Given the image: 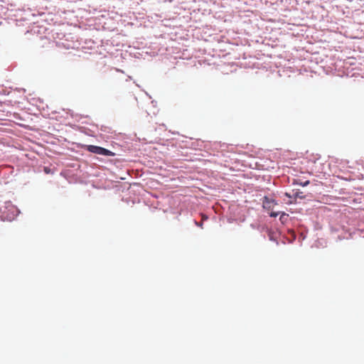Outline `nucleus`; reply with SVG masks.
Masks as SVG:
<instances>
[{
  "label": "nucleus",
  "instance_id": "nucleus-6",
  "mask_svg": "<svg viewBox=\"0 0 364 364\" xmlns=\"http://www.w3.org/2000/svg\"><path fill=\"white\" fill-rule=\"evenodd\" d=\"M303 186H307L308 184H309V181H305L304 183H301Z\"/></svg>",
  "mask_w": 364,
  "mask_h": 364
},
{
  "label": "nucleus",
  "instance_id": "nucleus-2",
  "mask_svg": "<svg viewBox=\"0 0 364 364\" xmlns=\"http://www.w3.org/2000/svg\"><path fill=\"white\" fill-rule=\"evenodd\" d=\"M271 203H275L274 200H269L267 197L264 198V206L271 207Z\"/></svg>",
  "mask_w": 364,
  "mask_h": 364
},
{
  "label": "nucleus",
  "instance_id": "nucleus-1",
  "mask_svg": "<svg viewBox=\"0 0 364 364\" xmlns=\"http://www.w3.org/2000/svg\"><path fill=\"white\" fill-rule=\"evenodd\" d=\"M86 150L91 153H94L99 155H103V156H114L115 154L107 149H105L101 146H95V145H87L86 146Z\"/></svg>",
  "mask_w": 364,
  "mask_h": 364
},
{
  "label": "nucleus",
  "instance_id": "nucleus-4",
  "mask_svg": "<svg viewBox=\"0 0 364 364\" xmlns=\"http://www.w3.org/2000/svg\"><path fill=\"white\" fill-rule=\"evenodd\" d=\"M196 225L203 228V223L195 222Z\"/></svg>",
  "mask_w": 364,
  "mask_h": 364
},
{
  "label": "nucleus",
  "instance_id": "nucleus-7",
  "mask_svg": "<svg viewBox=\"0 0 364 364\" xmlns=\"http://www.w3.org/2000/svg\"><path fill=\"white\" fill-rule=\"evenodd\" d=\"M207 218H208V217L203 215V220H206Z\"/></svg>",
  "mask_w": 364,
  "mask_h": 364
},
{
  "label": "nucleus",
  "instance_id": "nucleus-5",
  "mask_svg": "<svg viewBox=\"0 0 364 364\" xmlns=\"http://www.w3.org/2000/svg\"><path fill=\"white\" fill-rule=\"evenodd\" d=\"M44 171L46 173H50V168H48V167H45L44 168Z\"/></svg>",
  "mask_w": 364,
  "mask_h": 364
},
{
  "label": "nucleus",
  "instance_id": "nucleus-3",
  "mask_svg": "<svg viewBox=\"0 0 364 364\" xmlns=\"http://www.w3.org/2000/svg\"><path fill=\"white\" fill-rule=\"evenodd\" d=\"M278 215V213L272 212L270 213V216L273 218H276Z\"/></svg>",
  "mask_w": 364,
  "mask_h": 364
}]
</instances>
